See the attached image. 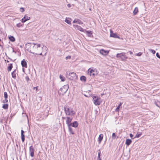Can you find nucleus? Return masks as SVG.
I'll return each mask as SVG.
<instances>
[{"instance_id":"obj_1","label":"nucleus","mask_w":160,"mask_h":160,"mask_svg":"<svg viewBox=\"0 0 160 160\" xmlns=\"http://www.w3.org/2000/svg\"><path fill=\"white\" fill-rule=\"evenodd\" d=\"M25 48L30 53L38 55V53L41 49V44L34 43H28L26 44Z\"/></svg>"},{"instance_id":"obj_2","label":"nucleus","mask_w":160,"mask_h":160,"mask_svg":"<svg viewBox=\"0 0 160 160\" xmlns=\"http://www.w3.org/2000/svg\"><path fill=\"white\" fill-rule=\"evenodd\" d=\"M64 110L65 113L68 115L73 116L75 114V112L72 109L68 106H65Z\"/></svg>"},{"instance_id":"obj_3","label":"nucleus","mask_w":160,"mask_h":160,"mask_svg":"<svg viewBox=\"0 0 160 160\" xmlns=\"http://www.w3.org/2000/svg\"><path fill=\"white\" fill-rule=\"evenodd\" d=\"M66 75L68 78L72 80L77 78L76 74L74 72L67 71L66 72Z\"/></svg>"},{"instance_id":"obj_4","label":"nucleus","mask_w":160,"mask_h":160,"mask_svg":"<svg viewBox=\"0 0 160 160\" xmlns=\"http://www.w3.org/2000/svg\"><path fill=\"white\" fill-rule=\"evenodd\" d=\"M116 57L122 61H125L128 58V57L125 55V53L124 52L118 53L116 55Z\"/></svg>"},{"instance_id":"obj_5","label":"nucleus","mask_w":160,"mask_h":160,"mask_svg":"<svg viewBox=\"0 0 160 160\" xmlns=\"http://www.w3.org/2000/svg\"><path fill=\"white\" fill-rule=\"evenodd\" d=\"M98 74V72L96 69H92L91 68L88 70V74L90 76L94 77Z\"/></svg>"},{"instance_id":"obj_6","label":"nucleus","mask_w":160,"mask_h":160,"mask_svg":"<svg viewBox=\"0 0 160 160\" xmlns=\"http://www.w3.org/2000/svg\"><path fill=\"white\" fill-rule=\"evenodd\" d=\"M68 85H65L62 88L60 89L59 92L61 94H63L65 93L68 91Z\"/></svg>"},{"instance_id":"obj_7","label":"nucleus","mask_w":160,"mask_h":160,"mask_svg":"<svg viewBox=\"0 0 160 160\" xmlns=\"http://www.w3.org/2000/svg\"><path fill=\"white\" fill-rule=\"evenodd\" d=\"M92 98L94 104L96 105H99L101 102V98L96 96H93Z\"/></svg>"},{"instance_id":"obj_8","label":"nucleus","mask_w":160,"mask_h":160,"mask_svg":"<svg viewBox=\"0 0 160 160\" xmlns=\"http://www.w3.org/2000/svg\"><path fill=\"white\" fill-rule=\"evenodd\" d=\"M73 27L76 29L80 31L84 32L85 30L83 29L81 27L77 25H73Z\"/></svg>"},{"instance_id":"obj_9","label":"nucleus","mask_w":160,"mask_h":160,"mask_svg":"<svg viewBox=\"0 0 160 160\" xmlns=\"http://www.w3.org/2000/svg\"><path fill=\"white\" fill-rule=\"evenodd\" d=\"M110 36L111 37L119 39L120 38V37L118 36L116 33H113V31L112 30H110Z\"/></svg>"},{"instance_id":"obj_10","label":"nucleus","mask_w":160,"mask_h":160,"mask_svg":"<svg viewBox=\"0 0 160 160\" xmlns=\"http://www.w3.org/2000/svg\"><path fill=\"white\" fill-rule=\"evenodd\" d=\"M29 152L31 156L33 157L34 155V148L32 146H31L29 147Z\"/></svg>"},{"instance_id":"obj_11","label":"nucleus","mask_w":160,"mask_h":160,"mask_svg":"<svg viewBox=\"0 0 160 160\" xmlns=\"http://www.w3.org/2000/svg\"><path fill=\"white\" fill-rule=\"evenodd\" d=\"M30 17H28L26 15H25L23 18H22L21 21L22 22H24L27 21L29 20L30 19Z\"/></svg>"},{"instance_id":"obj_12","label":"nucleus","mask_w":160,"mask_h":160,"mask_svg":"<svg viewBox=\"0 0 160 160\" xmlns=\"http://www.w3.org/2000/svg\"><path fill=\"white\" fill-rule=\"evenodd\" d=\"M73 23H77L79 24H83V22L78 19H75L73 22Z\"/></svg>"},{"instance_id":"obj_13","label":"nucleus","mask_w":160,"mask_h":160,"mask_svg":"<svg viewBox=\"0 0 160 160\" xmlns=\"http://www.w3.org/2000/svg\"><path fill=\"white\" fill-rule=\"evenodd\" d=\"M67 120H66V124H67L68 126L70 125L71 124V122L72 120V119L71 118L69 117H67Z\"/></svg>"},{"instance_id":"obj_14","label":"nucleus","mask_w":160,"mask_h":160,"mask_svg":"<svg viewBox=\"0 0 160 160\" xmlns=\"http://www.w3.org/2000/svg\"><path fill=\"white\" fill-rule=\"evenodd\" d=\"M100 53L103 55H105L108 54L109 53V51L105 50L103 49H101L100 51Z\"/></svg>"},{"instance_id":"obj_15","label":"nucleus","mask_w":160,"mask_h":160,"mask_svg":"<svg viewBox=\"0 0 160 160\" xmlns=\"http://www.w3.org/2000/svg\"><path fill=\"white\" fill-rule=\"evenodd\" d=\"M78 122L77 121H74L72 123H71L70 126L74 128H77L78 127Z\"/></svg>"},{"instance_id":"obj_16","label":"nucleus","mask_w":160,"mask_h":160,"mask_svg":"<svg viewBox=\"0 0 160 160\" xmlns=\"http://www.w3.org/2000/svg\"><path fill=\"white\" fill-rule=\"evenodd\" d=\"M21 64L23 67L27 68V63L24 59L21 61Z\"/></svg>"},{"instance_id":"obj_17","label":"nucleus","mask_w":160,"mask_h":160,"mask_svg":"<svg viewBox=\"0 0 160 160\" xmlns=\"http://www.w3.org/2000/svg\"><path fill=\"white\" fill-rule=\"evenodd\" d=\"M84 32H85L87 34L88 36L89 37H92V32L91 31H86L85 30Z\"/></svg>"},{"instance_id":"obj_18","label":"nucleus","mask_w":160,"mask_h":160,"mask_svg":"<svg viewBox=\"0 0 160 160\" xmlns=\"http://www.w3.org/2000/svg\"><path fill=\"white\" fill-rule=\"evenodd\" d=\"M68 130L69 132L72 134H74V132L72 130V128H71V126L70 125L68 126Z\"/></svg>"},{"instance_id":"obj_19","label":"nucleus","mask_w":160,"mask_h":160,"mask_svg":"<svg viewBox=\"0 0 160 160\" xmlns=\"http://www.w3.org/2000/svg\"><path fill=\"white\" fill-rule=\"evenodd\" d=\"M132 142V140L131 139H128L126 140L125 144L127 146L129 145Z\"/></svg>"},{"instance_id":"obj_20","label":"nucleus","mask_w":160,"mask_h":160,"mask_svg":"<svg viewBox=\"0 0 160 160\" xmlns=\"http://www.w3.org/2000/svg\"><path fill=\"white\" fill-rule=\"evenodd\" d=\"M103 135L102 134H100L99 136L98 139L99 143H100L101 142V141L102 140L103 138Z\"/></svg>"},{"instance_id":"obj_21","label":"nucleus","mask_w":160,"mask_h":160,"mask_svg":"<svg viewBox=\"0 0 160 160\" xmlns=\"http://www.w3.org/2000/svg\"><path fill=\"white\" fill-rule=\"evenodd\" d=\"M8 38L12 42H14L15 41V38L12 36L11 35L8 36Z\"/></svg>"},{"instance_id":"obj_22","label":"nucleus","mask_w":160,"mask_h":160,"mask_svg":"<svg viewBox=\"0 0 160 160\" xmlns=\"http://www.w3.org/2000/svg\"><path fill=\"white\" fill-rule=\"evenodd\" d=\"M122 104V102H120L119 104L118 105V107L117 108L115 109L116 112H119L120 107L121 106Z\"/></svg>"},{"instance_id":"obj_23","label":"nucleus","mask_w":160,"mask_h":160,"mask_svg":"<svg viewBox=\"0 0 160 160\" xmlns=\"http://www.w3.org/2000/svg\"><path fill=\"white\" fill-rule=\"evenodd\" d=\"M59 78L63 82L65 80V78L62 75H60L59 76Z\"/></svg>"},{"instance_id":"obj_24","label":"nucleus","mask_w":160,"mask_h":160,"mask_svg":"<svg viewBox=\"0 0 160 160\" xmlns=\"http://www.w3.org/2000/svg\"><path fill=\"white\" fill-rule=\"evenodd\" d=\"M138 11V9L137 7H136L133 11V13L134 15H136Z\"/></svg>"},{"instance_id":"obj_25","label":"nucleus","mask_w":160,"mask_h":160,"mask_svg":"<svg viewBox=\"0 0 160 160\" xmlns=\"http://www.w3.org/2000/svg\"><path fill=\"white\" fill-rule=\"evenodd\" d=\"M80 79L82 81L85 82L86 80V78L85 77L82 76L80 77Z\"/></svg>"},{"instance_id":"obj_26","label":"nucleus","mask_w":160,"mask_h":160,"mask_svg":"<svg viewBox=\"0 0 160 160\" xmlns=\"http://www.w3.org/2000/svg\"><path fill=\"white\" fill-rule=\"evenodd\" d=\"M12 68V64H9V66L8 67V71H11Z\"/></svg>"},{"instance_id":"obj_27","label":"nucleus","mask_w":160,"mask_h":160,"mask_svg":"<svg viewBox=\"0 0 160 160\" xmlns=\"http://www.w3.org/2000/svg\"><path fill=\"white\" fill-rule=\"evenodd\" d=\"M15 71L16 70H15L14 71H13L12 73V77L13 78H15L16 77V74H15Z\"/></svg>"},{"instance_id":"obj_28","label":"nucleus","mask_w":160,"mask_h":160,"mask_svg":"<svg viewBox=\"0 0 160 160\" xmlns=\"http://www.w3.org/2000/svg\"><path fill=\"white\" fill-rule=\"evenodd\" d=\"M8 104H4L2 106V108L4 109H7L8 108Z\"/></svg>"},{"instance_id":"obj_29","label":"nucleus","mask_w":160,"mask_h":160,"mask_svg":"<svg viewBox=\"0 0 160 160\" xmlns=\"http://www.w3.org/2000/svg\"><path fill=\"white\" fill-rule=\"evenodd\" d=\"M101 152L99 151L98 153V158L97 160H101V158H100Z\"/></svg>"},{"instance_id":"obj_30","label":"nucleus","mask_w":160,"mask_h":160,"mask_svg":"<svg viewBox=\"0 0 160 160\" xmlns=\"http://www.w3.org/2000/svg\"><path fill=\"white\" fill-rule=\"evenodd\" d=\"M21 134V138L22 142H23L25 140L24 135V134Z\"/></svg>"},{"instance_id":"obj_31","label":"nucleus","mask_w":160,"mask_h":160,"mask_svg":"<svg viewBox=\"0 0 160 160\" xmlns=\"http://www.w3.org/2000/svg\"><path fill=\"white\" fill-rule=\"evenodd\" d=\"M65 22L68 24H70V23L71 22V21L69 20L68 19H66L65 20Z\"/></svg>"},{"instance_id":"obj_32","label":"nucleus","mask_w":160,"mask_h":160,"mask_svg":"<svg viewBox=\"0 0 160 160\" xmlns=\"http://www.w3.org/2000/svg\"><path fill=\"white\" fill-rule=\"evenodd\" d=\"M8 95L6 92H4V97L5 99H7L8 98Z\"/></svg>"},{"instance_id":"obj_33","label":"nucleus","mask_w":160,"mask_h":160,"mask_svg":"<svg viewBox=\"0 0 160 160\" xmlns=\"http://www.w3.org/2000/svg\"><path fill=\"white\" fill-rule=\"evenodd\" d=\"M116 135H115V134L114 133H113L112 134V138H113V139H115L116 138Z\"/></svg>"},{"instance_id":"obj_34","label":"nucleus","mask_w":160,"mask_h":160,"mask_svg":"<svg viewBox=\"0 0 160 160\" xmlns=\"http://www.w3.org/2000/svg\"><path fill=\"white\" fill-rule=\"evenodd\" d=\"M142 54V53L141 52H140L136 54V55L137 56H140Z\"/></svg>"},{"instance_id":"obj_35","label":"nucleus","mask_w":160,"mask_h":160,"mask_svg":"<svg viewBox=\"0 0 160 160\" xmlns=\"http://www.w3.org/2000/svg\"><path fill=\"white\" fill-rule=\"evenodd\" d=\"M141 133H140L139 134H137L136 135V136H135V137L134 138H138L141 136Z\"/></svg>"},{"instance_id":"obj_36","label":"nucleus","mask_w":160,"mask_h":160,"mask_svg":"<svg viewBox=\"0 0 160 160\" xmlns=\"http://www.w3.org/2000/svg\"><path fill=\"white\" fill-rule=\"evenodd\" d=\"M20 11L22 12H23L24 11V9L23 8H21L20 9Z\"/></svg>"},{"instance_id":"obj_37","label":"nucleus","mask_w":160,"mask_h":160,"mask_svg":"<svg viewBox=\"0 0 160 160\" xmlns=\"http://www.w3.org/2000/svg\"><path fill=\"white\" fill-rule=\"evenodd\" d=\"M150 51L153 54H154L155 52H156L155 50H152V49H150Z\"/></svg>"},{"instance_id":"obj_38","label":"nucleus","mask_w":160,"mask_h":160,"mask_svg":"<svg viewBox=\"0 0 160 160\" xmlns=\"http://www.w3.org/2000/svg\"><path fill=\"white\" fill-rule=\"evenodd\" d=\"M8 102V100L7 99H5V100H3L2 102L4 103H6L7 102Z\"/></svg>"},{"instance_id":"obj_39","label":"nucleus","mask_w":160,"mask_h":160,"mask_svg":"<svg viewBox=\"0 0 160 160\" xmlns=\"http://www.w3.org/2000/svg\"><path fill=\"white\" fill-rule=\"evenodd\" d=\"M25 79L27 82H28L29 80V78L28 76L26 77Z\"/></svg>"},{"instance_id":"obj_40","label":"nucleus","mask_w":160,"mask_h":160,"mask_svg":"<svg viewBox=\"0 0 160 160\" xmlns=\"http://www.w3.org/2000/svg\"><path fill=\"white\" fill-rule=\"evenodd\" d=\"M156 56H157V57H158V58H160V56L159 55V53L158 52L156 54Z\"/></svg>"},{"instance_id":"obj_41","label":"nucleus","mask_w":160,"mask_h":160,"mask_svg":"<svg viewBox=\"0 0 160 160\" xmlns=\"http://www.w3.org/2000/svg\"><path fill=\"white\" fill-rule=\"evenodd\" d=\"M71 58V57L70 56H68L66 57V59H70Z\"/></svg>"},{"instance_id":"obj_42","label":"nucleus","mask_w":160,"mask_h":160,"mask_svg":"<svg viewBox=\"0 0 160 160\" xmlns=\"http://www.w3.org/2000/svg\"><path fill=\"white\" fill-rule=\"evenodd\" d=\"M17 26L18 27H20L21 26L20 24L18 23L17 24Z\"/></svg>"},{"instance_id":"obj_43","label":"nucleus","mask_w":160,"mask_h":160,"mask_svg":"<svg viewBox=\"0 0 160 160\" xmlns=\"http://www.w3.org/2000/svg\"><path fill=\"white\" fill-rule=\"evenodd\" d=\"M130 137L131 138H132V137H133V135L132 133H130Z\"/></svg>"},{"instance_id":"obj_44","label":"nucleus","mask_w":160,"mask_h":160,"mask_svg":"<svg viewBox=\"0 0 160 160\" xmlns=\"http://www.w3.org/2000/svg\"><path fill=\"white\" fill-rule=\"evenodd\" d=\"M21 134H24V131L23 130H22L21 131Z\"/></svg>"},{"instance_id":"obj_45","label":"nucleus","mask_w":160,"mask_h":160,"mask_svg":"<svg viewBox=\"0 0 160 160\" xmlns=\"http://www.w3.org/2000/svg\"><path fill=\"white\" fill-rule=\"evenodd\" d=\"M128 52L131 55L132 54V52H131V51H129Z\"/></svg>"},{"instance_id":"obj_46","label":"nucleus","mask_w":160,"mask_h":160,"mask_svg":"<svg viewBox=\"0 0 160 160\" xmlns=\"http://www.w3.org/2000/svg\"><path fill=\"white\" fill-rule=\"evenodd\" d=\"M67 6L68 8H70L71 7V5L70 4H68Z\"/></svg>"},{"instance_id":"obj_47","label":"nucleus","mask_w":160,"mask_h":160,"mask_svg":"<svg viewBox=\"0 0 160 160\" xmlns=\"http://www.w3.org/2000/svg\"><path fill=\"white\" fill-rule=\"evenodd\" d=\"M33 89H36V90H37V89H38V87H34Z\"/></svg>"},{"instance_id":"obj_48","label":"nucleus","mask_w":160,"mask_h":160,"mask_svg":"<svg viewBox=\"0 0 160 160\" xmlns=\"http://www.w3.org/2000/svg\"><path fill=\"white\" fill-rule=\"evenodd\" d=\"M38 54H39V55H42V52H41L40 54H38Z\"/></svg>"},{"instance_id":"obj_49","label":"nucleus","mask_w":160,"mask_h":160,"mask_svg":"<svg viewBox=\"0 0 160 160\" xmlns=\"http://www.w3.org/2000/svg\"><path fill=\"white\" fill-rule=\"evenodd\" d=\"M0 46L1 47H2V45L1 44H0Z\"/></svg>"},{"instance_id":"obj_50","label":"nucleus","mask_w":160,"mask_h":160,"mask_svg":"<svg viewBox=\"0 0 160 160\" xmlns=\"http://www.w3.org/2000/svg\"><path fill=\"white\" fill-rule=\"evenodd\" d=\"M44 46L43 45V47L42 48V49H43V48H44Z\"/></svg>"},{"instance_id":"obj_51","label":"nucleus","mask_w":160,"mask_h":160,"mask_svg":"<svg viewBox=\"0 0 160 160\" xmlns=\"http://www.w3.org/2000/svg\"><path fill=\"white\" fill-rule=\"evenodd\" d=\"M13 52H15H15L13 50Z\"/></svg>"},{"instance_id":"obj_52","label":"nucleus","mask_w":160,"mask_h":160,"mask_svg":"<svg viewBox=\"0 0 160 160\" xmlns=\"http://www.w3.org/2000/svg\"><path fill=\"white\" fill-rule=\"evenodd\" d=\"M45 48H46V46H45Z\"/></svg>"},{"instance_id":"obj_53","label":"nucleus","mask_w":160,"mask_h":160,"mask_svg":"<svg viewBox=\"0 0 160 160\" xmlns=\"http://www.w3.org/2000/svg\"><path fill=\"white\" fill-rule=\"evenodd\" d=\"M46 52H45V55H46Z\"/></svg>"},{"instance_id":"obj_54","label":"nucleus","mask_w":160,"mask_h":160,"mask_svg":"<svg viewBox=\"0 0 160 160\" xmlns=\"http://www.w3.org/2000/svg\"><path fill=\"white\" fill-rule=\"evenodd\" d=\"M1 41V39H0V42Z\"/></svg>"}]
</instances>
